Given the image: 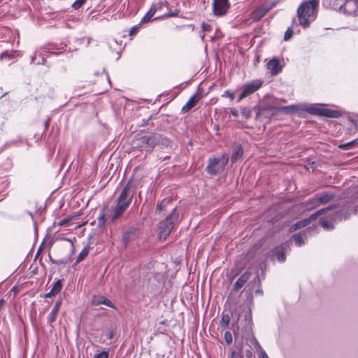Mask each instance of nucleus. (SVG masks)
Instances as JSON below:
<instances>
[{
    "label": "nucleus",
    "mask_w": 358,
    "mask_h": 358,
    "mask_svg": "<svg viewBox=\"0 0 358 358\" xmlns=\"http://www.w3.org/2000/svg\"><path fill=\"white\" fill-rule=\"evenodd\" d=\"M133 195L134 193L131 190L130 183L128 182L118 196L116 201V206L114 207L112 213L109 215L112 221H115L120 217L128 208L131 202Z\"/></svg>",
    "instance_id": "obj_1"
},
{
    "label": "nucleus",
    "mask_w": 358,
    "mask_h": 358,
    "mask_svg": "<svg viewBox=\"0 0 358 358\" xmlns=\"http://www.w3.org/2000/svg\"><path fill=\"white\" fill-rule=\"evenodd\" d=\"M318 0H309L301 3L297 9L299 24L307 27L315 18V13L318 6Z\"/></svg>",
    "instance_id": "obj_2"
},
{
    "label": "nucleus",
    "mask_w": 358,
    "mask_h": 358,
    "mask_svg": "<svg viewBox=\"0 0 358 358\" xmlns=\"http://www.w3.org/2000/svg\"><path fill=\"white\" fill-rule=\"evenodd\" d=\"M352 212L355 213H358V206L353 208L352 203H348L339 212H337L334 215H331L330 220L322 217L320 219V223L324 229L331 230L334 228L333 220L336 219L341 220L342 218L345 220Z\"/></svg>",
    "instance_id": "obj_3"
},
{
    "label": "nucleus",
    "mask_w": 358,
    "mask_h": 358,
    "mask_svg": "<svg viewBox=\"0 0 358 358\" xmlns=\"http://www.w3.org/2000/svg\"><path fill=\"white\" fill-rule=\"evenodd\" d=\"M178 215L176 208H174L171 213L164 220L159 222V236L161 240H165L171 234L175 222L178 220Z\"/></svg>",
    "instance_id": "obj_4"
},
{
    "label": "nucleus",
    "mask_w": 358,
    "mask_h": 358,
    "mask_svg": "<svg viewBox=\"0 0 358 358\" xmlns=\"http://www.w3.org/2000/svg\"><path fill=\"white\" fill-rule=\"evenodd\" d=\"M229 161L227 155H222L220 158H210L206 166L207 172L210 175H217L224 171Z\"/></svg>",
    "instance_id": "obj_5"
},
{
    "label": "nucleus",
    "mask_w": 358,
    "mask_h": 358,
    "mask_svg": "<svg viewBox=\"0 0 358 358\" xmlns=\"http://www.w3.org/2000/svg\"><path fill=\"white\" fill-rule=\"evenodd\" d=\"M159 134L142 135L138 134L136 141L137 145L142 148L152 150L158 143H159Z\"/></svg>",
    "instance_id": "obj_6"
},
{
    "label": "nucleus",
    "mask_w": 358,
    "mask_h": 358,
    "mask_svg": "<svg viewBox=\"0 0 358 358\" xmlns=\"http://www.w3.org/2000/svg\"><path fill=\"white\" fill-rule=\"evenodd\" d=\"M262 84L263 82L261 80H254L245 83L242 87V92L238 96L237 101L240 102L243 99L257 92L262 87Z\"/></svg>",
    "instance_id": "obj_7"
},
{
    "label": "nucleus",
    "mask_w": 358,
    "mask_h": 358,
    "mask_svg": "<svg viewBox=\"0 0 358 358\" xmlns=\"http://www.w3.org/2000/svg\"><path fill=\"white\" fill-rule=\"evenodd\" d=\"M212 8L215 16H224L230 8V3L229 0H213Z\"/></svg>",
    "instance_id": "obj_8"
},
{
    "label": "nucleus",
    "mask_w": 358,
    "mask_h": 358,
    "mask_svg": "<svg viewBox=\"0 0 358 358\" xmlns=\"http://www.w3.org/2000/svg\"><path fill=\"white\" fill-rule=\"evenodd\" d=\"M334 208V206H329L328 208L321 209V210L317 211L316 213L312 214L309 217V218L304 219V220H300V221L297 222L292 227V228L294 229V230H296V229H299L301 228H303V227L307 226L308 224H309L310 223L311 220H315L319 215H321L324 214L327 211L331 210Z\"/></svg>",
    "instance_id": "obj_9"
},
{
    "label": "nucleus",
    "mask_w": 358,
    "mask_h": 358,
    "mask_svg": "<svg viewBox=\"0 0 358 358\" xmlns=\"http://www.w3.org/2000/svg\"><path fill=\"white\" fill-rule=\"evenodd\" d=\"M334 195L329 192H324L321 194H317L312 199L314 205L316 206L320 204H325L333 199Z\"/></svg>",
    "instance_id": "obj_10"
},
{
    "label": "nucleus",
    "mask_w": 358,
    "mask_h": 358,
    "mask_svg": "<svg viewBox=\"0 0 358 358\" xmlns=\"http://www.w3.org/2000/svg\"><path fill=\"white\" fill-rule=\"evenodd\" d=\"M267 69L271 71L272 75H277L282 71V66L280 64L279 59L276 57L273 58L267 63Z\"/></svg>",
    "instance_id": "obj_11"
},
{
    "label": "nucleus",
    "mask_w": 358,
    "mask_h": 358,
    "mask_svg": "<svg viewBox=\"0 0 358 358\" xmlns=\"http://www.w3.org/2000/svg\"><path fill=\"white\" fill-rule=\"evenodd\" d=\"M201 97L198 94H195L193 96H192L187 102L185 103V105L183 106L182 108V112L187 113L190 109H192L196 103L200 100Z\"/></svg>",
    "instance_id": "obj_12"
},
{
    "label": "nucleus",
    "mask_w": 358,
    "mask_h": 358,
    "mask_svg": "<svg viewBox=\"0 0 358 358\" xmlns=\"http://www.w3.org/2000/svg\"><path fill=\"white\" fill-rule=\"evenodd\" d=\"M250 277V273L249 272H245L243 274H242L235 282L234 285V289L238 291L241 287H243L245 282L249 280Z\"/></svg>",
    "instance_id": "obj_13"
},
{
    "label": "nucleus",
    "mask_w": 358,
    "mask_h": 358,
    "mask_svg": "<svg viewBox=\"0 0 358 358\" xmlns=\"http://www.w3.org/2000/svg\"><path fill=\"white\" fill-rule=\"evenodd\" d=\"M62 305V299H58L55 303V306L50 313L49 315L48 316V322L51 324L52 322H54L56 320L57 315L58 313V311L59 310V308Z\"/></svg>",
    "instance_id": "obj_14"
},
{
    "label": "nucleus",
    "mask_w": 358,
    "mask_h": 358,
    "mask_svg": "<svg viewBox=\"0 0 358 358\" xmlns=\"http://www.w3.org/2000/svg\"><path fill=\"white\" fill-rule=\"evenodd\" d=\"M62 288V280H57L53 285L51 290L45 294V298H50L57 295Z\"/></svg>",
    "instance_id": "obj_15"
},
{
    "label": "nucleus",
    "mask_w": 358,
    "mask_h": 358,
    "mask_svg": "<svg viewBox=\"0 0 358 358\" xmlns=\"http://www.w3.org/2000/svg\"><path fill=\"white\" fill-rule=\"evenodd\" d=\"M243 155V150L241 145H236L233 148V152L231 157V161L232 163L236 162L239 159L242 157Z\"/></svg>",
    "instance_id": "obj_16"
},
{
    "label": "nucleus",
    "mask_w": 358,
    "mask_h": 358,
    "mask_svg": "<svg viewBox=\"0 0 358 358\" xmlns=\"http://www.w3.org/2000/svg\"><path fill=\"white\" fill-rule=\"evenodd\" d=\"M321 115L327 117L337 118L341 116V113L337 110H332L329 108H323L321 111Z\"/></svg>",
    "instance_id": "obj_17"
},
{
    "label": "nucleus",
    "mask_w": 358,
    "mask_h": 358,
    "mask_svg": "<svg viewBox=\"0 0 358 358\" xmlns=\"http://www.w3.org/2000/svg\"><path fill=\"white\" fill-rule=\"evenodd\" d=\"M93 304H94V305L104 304L110 308L114 307L113 303L110 300H108V299H106L103 296L94 297L93 299Z\"/></svg>",
    "instance_id": "obj_18"
},
{
    "label": "nucleus",
    "mask_w": 358,
    "mask_h": 358,
    "mask_svg": "<svg viewBox=\"0 0 358 358\" xmlns=\"http://www.w3.org/2000/svg\"><path fill=\"white\" fill-rule=\"evenodd\" d=\"M285 248L286 245L282 244L280 248H276V256L279 262H284L286 259L285 257Z\"/></svg>",
    "instance_id": "obj_19"
},
{
    "label": "nucleus",
    "mask_w": 358,
    "mask_h": 358,
    "mask_svg": "<svg viewBox=\"0 0 358 358\" xmlns=\"http://www.w3.org/2000/svg\"><path fill=\"white\" fill-rule=\"evenodd\" d=\"M169 6V3L166 2V1H159V2H157L155 3H153L150 8L151 9H154V13H155L157 10H162L163 7H168Z\"/></svg>",
    "instance_id": "obj_20"
},
{
    "label": "nucleus",
    "mask_w": 358,
    "mask_h": 358,
    "mask_svg": "<svg viewBox=\"0 0 358 358\" xmlns=\"http://www.w3.org/2000/svg\"><path fill=\"white\" fill-rule=\"evenodd\" d=\"M153 11H154V9L150 8L149 10L144 15V17L141 19V20L140 22V24L150 22L152 20V17L155 15V13Z\"/></svg>",
    "instance_id": "obj_21"
},
{
    "label": "nucleus",
    "mask_w": 358,
    "mask_h": 358,
    "mask_svg": "<svg viewBox=\"0 0 358 358\" xmlns=\"http://www.w3.org/2000/svg\"><path fill=\"white\" fill-rule=\"evenodd\" d=\"M255 110H257L256 119H262L263 117H268L266 115V108H260V107H255Z\"/></svg>",
    "instance_id": "obj_22"
},
{
    "label": "nucleus",
    "mask_w": 358,
    "mask_h": 358,
    "mask_svg": "<svg viewBox=\"0 0 358 358\" xmlns=\"http://www.w3.org/2000/svg\"><path fill=\"white\" fill-rule=\"evenodd\" d=\"M271 7L264 8L261 7L255 10V18L260 19L266 15V13L271 9Z\"/></svg>",
    "instance_id": "obj_23"
},
{
    "label": "nucleus",
    "mask_w": 358,
    "mask_h": 358,
    "mask_svg": "<svg viewBox=\"0 0 358 358\" xmlns=\"http://www.w3.org/2000/svg\"><path fill=\"white\" fill-rule=\"evenodd\" d=\"M356 145H358V138L353 140L350 142H348V143H346L344 144H341L338 146V148L342 150H349V149L353 148Z\"/></svg>",
    "instance_id": "obj_24"
},
{
    "label": "nucleus",
    "mask_w": 358,
    "mask_h": 358,
    "mask_svg": "<svg viewBox=\"0 0 358 358\" xmlns=\"http://www.w3.org/2000/svg\"><path fill=\"white\" fill-rule=\"evenodd\" d=\"M241 113L242 116L245 119L248 120L252 116V110L249 108L242 106L240 108Z\"/></svg>",
    "instance_id": "obj_25"
},
{
    "label": "nucleus",
    "mask_w": 358,
    "mask_h": 358,
    "mask_svg": "<svg viewBox=\"0 0 358 358\" xmlns=\"http://www.w3.org/2000/svg\"><path fill=\"white\" fill-rule=\"evenodd\" d=\"M89 251H90L89 248L85 247L82 250V251L80 252V254L78 255L76 262H80L83 261L89 254Z\"/></svg>",
    "instance_id": "obj_26"
},
{
    "label": "nucleus",
    "mask_w": 358,
    "mask_h": 358,
    "mask_svg": "<svg viewBox=\"0 0 358 358\" xmlns=\"http://www.w3.org/2000/svg\"><path fill=\"white\" fill-rule=\"evenodd\" d=\"M323 108H320L317 106H310L308 108L307 110L312 114L321 115L322 110Z\"/></svg>",
    "instance_id": "obj_27"
},
{
    "label": "nucleus",
    "mask_w": 358,
    "mask_h": 358,
    "mask_svg": "<svg viewBox=\"0 0 358 358\" xmlns=\"http://www.w3.org/2000/svg\"><path fill=\"white\" fill-rule=\"evenodd\" d=\"M169 202H170V200L164 199V200L162 201L160 203H159L157 204V208H156L157 212L159 213L162 211H163L165 209L166 205L168 203H169Z\"/></svg>",
    "instance_id": "obj_28"
},
{
    "label": "nucleus",
    "mask_w": 358,
    "mask_h": 358,
    "mask_svg": "<svg viewBox=\"0 0 358 358\" xmlns=\"http://www.w3.org/2000/svg\"><path fill=\"white\" fill-rule=\"evenodd\" d=\"M157 145H160L162 147L167 148L169 145H171V141L167 138L163 137L160 135L159 143H158Z\"/></svg>",
    "instance_id": "obj_29"
},
{
    "label": "nucleus",
    "mask_w": 358,
    "mask_h": 358,
    "mask_svg": "<svg viewBox=\"0 0 358 358\" xmlns=\"http://www.w3.org/2000/svg\"><path fill=\"white\" fill-rule=\"evenodd\" d=\"M292 238L295 244L298 246H301L304 243L303 238L300 234H294Z\"/></svg>",
    "instance_id": "obj_30"
},
{
    "label": "nucleus",
    "mask_w": 358,
    "mask_h": 358,
    "mask_svg": "<svg viewBox=\"0 0 358 358\" xmlns=\"http://www.w3.org/2000/svg\"><path fill=\"white\" fill-rule=\"evenodd\" d=\"M230 322V317L228 314H223L221 319V325L227 327Z\"/></svg>",
    "instance_id": "obj_31"
},
{
    "label": "nucleus",
    "mask_w": 358,
    "mask_h": 358,
    "mask_svg": "<svg viewBox=\"0 0 358 358\" xmlns=\"http://www.w3.org/2000/svg\"><path fill=\"white\" fill-rule=\"evenodd\" d=\"M87 0H76L73 4L72 8L75 10L79 9L80 7H82L85 3Z\"/></svg>",
    "instance_id": "obj_32"
},
{
    "label": "nucleus",
    "mask_w": 358,
    "mask_h": 358,
    "mask_svg": "<svg viewBox=\"0 0 358 358\" xmlns=\"http://www.w3.org/2000/svg\"><path fill=\"white\" fill-rule=\"evenodd\" d=\"M105 222H106L105 214L103 213H102L101 214L99 215V216L98 217V225L99 227H102L105 224Z\"/></svg>",
    "instance_id": "obj_33"
},
{
    "label": "nucleus",
    "mask_w": 358,
    "mask_h": 358,
    "mask_svg": "<svg viewBox=\"0 0 358 358\" xmlns=\"http://www.w3.org/2000/svg\"><path fill=\"white\" fill-rule=\"evenodd\" d=\"M224 339L227 344H231L233 341V337L229 331H226L224 334Z\"/></svg>",
    "instance_id": "obj_34"
},
{
    "label": "nucleus",
    "mask_w": 358,
    "mask_h": 358,
    "mask_svg": "<svg viewBox=\"0 0 358 358\" xmlns=\"http://www.w3.org/2000/svg\"><path fill=\"white\" fill-rule=\"evenodd\" d=\"M222 97L229 98L231 100L234 99V94L230 90H226L222 94Z\"/></svg>",
    "instance_id": "obj_35"
},
{
    "label": "nucleus",
    "mask_w": 358,
    "mask_h": 358,
    "mask_svg": "<svg viewBox=\"0 0 358 358\" xmlns=\"http://www.w3.org/2000/svg\"><path fill=\"white\" fill-rule=\"evenodd\" d=\"M179 14V10H175L173 12H167L166 13H164L163 15V17H175V16H177Z\"/></svg>",
    "instance_id": "obj_36"
},
{
    "label": "nucleus",
    "mask_w": 358,
    "mask_h": 358,
    "mask_svg": "<svg viewBox=\"0 0 358 358\" xmlns=\"http://www.w3.org/2000/svg\"><path fill=\"white\" fill-rule=\"evenodd\" d=\"M94 358H108V352L102 351L100 353L96 354Z\"/></svg>",
    "instance_id": "obj_37"
},
{
    "label": "nucleus",
    "mask_w": 358,
    "mask_h": 358,
    "mask_svg": "<svg viewBox=\"0 0 358 358\" xmlns=\"http://www.w3.org/2000/svg\"><path fill=\"white\" fill-rule=\"evenodd\" d=\"M292 34H293L292 30L290 28H289V29L286 31V32H285V34L284 39H285V41H288V40H289V39L291 38L292 36Z\"/></svg>",
    "instance_id": "obj_38"
},
{
    "label": "nucleus",
    "mask_w": 358,
    "mask_h": 358,
    "mask_svg": "<svg viewBox=\"0 0 358 358\" xmlns=\"http://www.w3.org/2000/svg\"><path fill=\"white\" fill-rule=\"evenodd\" d=\"M201 29L203 32L210 31L211 29V26L207 23L203 22L201 24Z\"/></svg>",
    "instance_id": "obj_39"
},
{
    "label": "nucleus",
    "mask_w": 358,
    "mask_h": 358,
    "mask_svg": "<svg viewBox=\"0 0 358 358\" xmlns=\"http://www.w3.org/2000/svg\"><path fill=\"white\" fill-rule=\"evenodd\" d=\"M243 355L246 358H252L253 356L252 352L250 349L244 350Z\"/></svg>",
    "instance_id": "obj_40"
},
{
    "label": "nucleus",
    "mask_w": 358,
    "mask_h": 358,
    "mask_svg": "<svg viewBox=\"0 0 358 358\" xmlns=\"http://www.w3.org/2000/svg\"><path fill=\"white\" fill-rule=\"evenodd\" d=\"M132 232L131 231H127V232H125L124 234H123V240L125 243H127L130 238V234H131Z\"/></svg>",
    "instance_id": "obj_41"
},
{
    "label": "nucleus",
    "mask_w": 358,
    "mask_h": 358,
    "mask_svg": "<svg viewBox=\"0 0 358 358\" xmlns=\"http://www.w3.org/2000/svg\"><path fill=\"white\" fill-rule=\"evenodd\" d=\"M352 4H354L353 1H347L346 3H345L344 6L341 7V9L346 10L347 8H349Z\"/></svg>",
    "instance_id": "obj_42"
},
{
    "label": "nucleus",
    "mask_w": 358,
    "mask_h": 358,
    "mask_svg": "<svg viewBox=\"0 0 358 358\" xmlns=\"http://www.w3.org/2000/svg\"><path fill=\"white\" fill-rule=\"evenodd\" d=\"M229 110H230V113H231V114L234 117H237L238 116V110H237L236 108H231Z\"/></svg>",
    "instance_id": "obj_43"
},
{
    "label": "nucleus",
    "mask_w": 358,
    "mask_h": 358,
    "mask_svg": "<svg viewBox=\"0 0 358 358\" xmlns=\"http://www.w3.org/2000/svg\"><path fill=\"white\" fill-rule=\"evenodd\" d=\"M138 29V26L133 27L129 31V35H133V34H136L137 32Z\"/></svg>",
    "instance_id": "obj_44"
},
{
    "label": "nucleus",
    "mask_w": 358,
    "mask_h": 358,
    "mask_svg": "<svg viewBox=\"0 0 358 358\" xmlns=\"http://www.w3.org/2000/svg\"><path fill=\"white\" fill-rule=\"evenodd\" d=\"M296 108V106L294 105H290V106H287L286 107L282 108L283 110H294Z\"/></svg>",
    "instance_id": "obj_45"
},
{
    "label": "nucleus",
    "mask_w": 358,
    "mask_h": 358,
    "mask_svg": "<svg viewBox=\"0 0 358 358\" xmlns=\"http://www.w3.org/2000/svg\"><path fill=\"white\" fill-rule=\"evenodd\" d=\"M259 358H268V355L265 352V351L261 349V352L259 353Z\"/></svg>",
    "instance_id": "obj_46"
},
{
    "label": "nucleus",
    "mask_w": 358,
    "mask_h": 358,
    "mask_svg": "<svg viewBox=\"0 0 358 358\" xmlns=\"http://www.w3.org/2000/svg\"><path fill=\"white\" fill-rule=\"evenodd\" d=\"M230 358H239V355L238 353L232 351L230 355Z\"/></svg>",
    "instance_id": "obj_47"
},
{
    "label": "nucleus",
    "mask_w": 358,
    "mask_h": 358,
    "mask_svg": "<svg viewBox=\"0 0 358 358\" xmlns=\"http://www.w3.org/2000/svg\"><path fill=\"white\" fill-rule=\"evenodd\" d=\"M69 222L68 219H64L59 222L60 226H64Z\"/></svg>",
    "instance_id": "obj_48"
},
{
    "label": "nucleus",
    "mask_w": 358,
    "mask_h": 358,
    "mask_svg": "<svg viewBox=\"0 0 358 358\" xmlns=\"http://www.w3.org/2000/svg\"><path fill=\"white\" fill-rule=\"evenodd\" d=\"M107 336L109 339H112L113 337V332L112 331H109L107 334Z\"/></svg>",
    "instance_id": "obj_49"
},
{
    "label": "nucleus",
    "mask_w": 358,
    "mask_h": 358,
    "mask_svg": "<svg viewBox=\"0 0 358 358\" xmlns=\"http://www.w3.org/2000/svg\"><path fill=\"white\" fill-rule=\"evenodd\" d=\"M5 303L4 299H0V308H1Z\"/></svg>",
    "instance_id": "obj_50"
},
{
    "label": "nucleus",
    "mask_w": 358,
    "mask_h": 358,
    "mask_svg": "<svg viewBox=\"0 0 358 358\" xmlns=\"http://www.w3.org/2000/svg\"><path fill=\"white\" fill-rule=\"evenodd\" d=\"M37 56V52L34 53V55L31 57V61L34 62Z\"/></svg>",
    "instance_id": "obj_51"
},
{
    "label": "nucleus",
    "mask_w": 358,
    "mask_h": 358,
    "mask_svg": "<svg viewBox=\"0 0 358 358\" xmlns=\"http://www.w3.org/2000/svg\"><path fill=\"white\" fill-rule=\"evenodd\" d=\"M256 343H257V345L258 346V348H259L261 349L260 345L257 341H256Z\"/></svg>",
    "instance_id": "obj_52"
},
{
    "label": "nucleus",
    "mask_w": 358,
    "mask_h": 358,
    "mask_svg": "<svg viewBox=\"0 0 358 358\" xmlns=\"http://www.w3.org/2000/svg\"><path fill=\"white\" fill-rule=\"evenodd\" d=\"M358 199V195L355 198V200H357Z\"/></svg>",
    "instance_id": "obj_53"
},
{
    "label": "nucleus",
    "mask_w": 358,
    "mask_h": 358,
    "mask_svg": "<svg viewBox=\"0 0 358 358\" xmlns=\"http://www.w3.org/2000/svg\"><path fill=\"white\" fill-rule=\"evenodd\" d=\"M348 13L349 14H351V13H352V12H351V11H350V10H348Z\"/></svg>",
    "instance_id": "obj_54"
}]
</instances>
